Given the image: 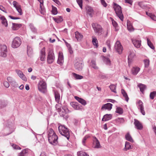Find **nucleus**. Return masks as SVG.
<instances>
[{
    "label": "nucleus",
    "instance_id": "obj_26",
    "mask_svg": "<svg viewBox=\"0 0 156 156\" xmlns=\"http://www.w3.org/2000/svg\"><path fill=\"white\" fill-rule=\"evenodd\" d=\"M140 69L138 67H133L131 70L132 73L134 75H136L139 71Z\"/></svg>",
    "mask_w": 156,
    "mask_h": 156
},
{
    "label": "nucleus",
    "instance_id": "obj_64",
    "mask_svg": "<svg viewBox=\"0 0 156 156\" xmlns=\"http://www.w3.org/2000/svg\"><path fill=\"white\" fill-rule=\"evenodd\" d=\"M4 85L5 87L8 88L9 86V83L7 81H5L4 83Z\"/></svg>",
    "mask_w": 156,
    "mask_h": 156
},
{
    "label": "nucleus",
    "instance_id": "obj_10",
    "mask_svg": "<svg viewBox=\"0 0 156 156\" xmlns=\"http://www.w3.org/2000/svg\"><path fill=\"white\" fill-rule=\"evenodd\" d=\"M70 104L75 110L82 111L83 109V107L77 102H71Z\"/></svg>",
    "mask_w": 156,
    "mask_h": 156
},
{
    "label": "nucleus",
    "instance_id": "obj_7",
    "mask_svg": "<svg viewBox=\"0 0 156 156\" xmlns=\"http://www.w3.org/2000/svg\"><path fill=\"white\" fill-rule=\"evenodd\" d=\"M92 26L96 33H98L99 35H101V34L102 29L100 25L96 23H93Z\"/></svg>",
    "mask_w": 156,
    "mask_h": 156
},
{
    "label": "nucleus",
    "instance_id": "obj_4",
    "mask_svg": "<svg viewBox=\"0 0 156 156\" xmlns=\"http://www.w3.org/2000/svg\"><path fill=\"white\" fill-rule=\"evenodd\" d=\"M74 67L76 70L79 71L82 70L83 65L80 60L78 58H76L74 63Z\"/></svg>",
    "mask_w": 156,
    "mask_h": 156
},
{
    "label": "nucleus",
    "instance_id": "obj_34",
    "mask_svg": "<svg viewBox=\"0 0 156 156\" xmlns=\"http://www.w3.org/2000/svg\"><path fill=\"white\" fill-rule=\"evenodd\" d=\"M1 51L7 52V47L5 45H0Z\"/></svg>",
    "mask_w": 156,
    "mask_h": 156
},
{
    "label": "nucleus",
    "instance_id": "obj_43",
    "mask_svg": "<svg viewBox=\"0 0 156 156\" xmlns=\"http://www.w3.org/2000/svg\"><path fill=\"white\" fill-rule=\"evenodd\" d=\"M147 43L148 46L152 49H154V47L153 46L152 43L151 42V41L148 38L147 39Z\"/></svg>",
    "mask_w": 156,
    "mask_h": 156
},
{
    "label": "nucleus",
    "instance_id": "obj_41",
    "mask_svg": "<svg viewBox=\"0 0 156 156\" xmlns=\"http://www.w3.org/2000/svg\"><path fill=\"white\" fill-rule=\"evenodd\" d=\"M109 87L112 92L115 93H116V86L115 85L113 84H111L109 86Z\"/></svg>",
    "mask_w": 156,
    "mask_h": 156
},
{
    "label": "nucleus",
    "instance_id": "obj_23",
    "mask_svg": "<svg viewBox=\"0 0 156 156\" xmlns=\"http://www.w3.org/2000/svg\"><path fill=\"white\" fill-rule=\"evenodd\" d=\"M0 19L2 20V23L4 25L5 27H7L8 26L7 21L6 19L4 16H1L0 17Z\"/></svg>",
    "mask_w": 156,
    "mask_h": 156
},
{
    "label": "nucleus",
    "instance_id": "obj_63",
    "mask_svg": "<svg viewBox=\"0 0 156 156\" xmlns=\"http://www.w3.org/2000/svg\"><path fill=\"white\" fill-rule=\"evenodd\" d=\"M110 40H108L106 41V44L107 45L108 47V48L110 50L111 49V45H110Z\"/></svg>",
    "mask_w": 156,
    "mask_h": 156
},
{
    "label": "nucleus",
    "instance_id": "obj_55",
    "mask_svg": "<svg viewBox=\"0 0 156 156\" xmlns=\"http://www.w3.org/2000/svg\"><path fill=\"white\" fill-rule=\"evenodd\" d=\"M16 9L20 15L22 14V12L20 5H19L18 7L16 8Z\"/></svg>",
    "mask_w": 156,
    "mask_h": 156
},
{
    "label": "nucleus",
    "instance_id": "obj_20",
    "mask_svg": "<svg viewBox=\"0 0 156 156\" xmlns=\"http://www.w3.org/2000/svg\"><path fill=\"white\" fill-rule=\"evenodd\" d=\"M45 56V50L44 48L41 49V51L40 60L41 61H44Z\"/></svg>",
    "mask_w": 156,
    "mask_h": 156
},
{
    "label": "nucleus",
    "instance_id": "obj_14",
    "mask_svg": "<svg viewBox=\"0 0 156 156\" xmlns=\"http://www.w3.org/2000/svg\"><path fill=\"white\" fill-rule=\"evenodd\" d=\"M93 144L94 145V148H98L100 147V143L96 137H93Z\"/></svg>",
    "mask_w": 156,
    "mask_h": 156
},
{
    "label": "nucleus",
    "instance_id": "obj_1",
    "mask_svg": "<svg viewBox=\"0 0 156 156\" xmlns=\"http://www.w3.org/2000/svg\"><path fill=\"white\" fill-rule=\"evenodd\" d=\"M58 129L59 133L65 136L68 140L70 137V132L69 129L64 126H59Z\"/></svg>",
    "mask_w": 156,
    "mask_h": 156
},
{
    "label": "nucleus",
    "instance_id": "obj_56",
    "mask_svg": "<svg viewBox=\"0 0 156 156\" xmlns=\"http://www.w3.org/2000/svg\"><path fill=\"white\" fill-rule=\"evenodd\" d=\"M7 52L1 51L0 52V56L3 57H5L7 56Z\"/></svg>",
    "mask_w": 156,
    "mask_h": 156
},
{
    "label": "nucleus",
    "instance_id": "obj_36",
    "mask_svg": "<svg viewBox=\"0 0 156 156\" xmlns=\"http://www.w3.org/2000/svg\"><path fill=\"white\" fill-rule=\"evenodd\" d=\"M43 3H41L40 2V9L39 10V11L41 12V13L42 14H44V12H45V9L43 7Z\"/></svg>",
    "mask_w": 156,
    "mask_h": 156
},
{
    "label": "nucleus",
    "instance_id": "obj_9",
    "mask_svg": "<svg viewBox=\"0 0 156 156\" xmlns=\"http://www.w3.org/2000/svg\"><path fill=\"white\" fill-rule=\"evenodd\" d=\"M114 48L119 54L122 53L123 48L119 41H116L115 45Z\"/></svg>",
    "mask_w": 156,
    "mask_h": 156
},
{
    "label": "nucleus",
    "instance_id": "obj_61",
    "mask_svg": "<svg viewBox=\"0 0 156 156\" xmlns=\"http://www.w3.org/2000/svg\"><path fill=\"white\" fill-rule=\"evenodd\" d=\"M7 80L8 81L11 83L12 82H13L14 80L11 77H8L7 78Z\"/></svg>",
    "mask_w": 156,
    "mask_h": 156
},
{
    "label": "nucleus",
    "instance_id": "obj_59",
    "mask_svg": "<svg viewBox=\"0 0 156 156\" xmlns=\"http://www.w3.org/2000/svg\"><path fill=\"white\" fill-rule=\"evenodd\" d=\"M101 4L105 7H106L107 4L106 3L104 0H100Z\"/></svg>",
    "mask_w": 156,
    "mask_h": 156
},
{
    "label": "nucleus",
    "instance_id": "obj_32",
    "mask_svg": "<svg viewBox=\"0 0 156 156\" xmlns=\"http://www.w3.org/2000/svg\"><path fill=\"white\" fill-rule=\"evenodd\" d=\"M75 37L78 41H80L83 37L82 35H81L78 32H76L75 33Z\"/></svg>",
    "mask_w": 156,
    "mask_h": 156
},
{
    "label": "nucleus",
    "instance_id": "obj_27",
    "mask_svg": "<svg viewBox=\"0 0 156 156\" xmlns=\"http://www.w3.org/2000/svg\"><path fill=\"white\" fill-rule=\"evenodd\" d=\"M138 86L139 87L140 91L143 93L144 90L146 89V87L145 85L140 83L138 85Z\"/></svg>",
    "mask_w": 156,
    "mask_h": 156
},
{
    "label": "nucleus",
    "instance_id": "obj_62",
    "mask_svg": "<svg viewBox=\"0 0 156 156\" xmlns=\"http://www.w3.org/2000/svg\"><path fill=\"white\" fill-rule=\"evenodd\" d=\"M99 77L102 79H104L106 78V75L101 73L99 74Z\"/></svg>",
    "mask_w": 156,
    "mask_h": 156
},
{
    "label": "nucleus",
    "instance_id": "obj_21",
    "mask_svg": "<svg viewBox=\"0 0 156 156\" xmlns=\"http://www.w3.org/2000/svg\"><path fill=\"white\" fill-rule=\"evenodd\" d=\"M29 149L26 148L23 150L19 154V156H27L28 154Z\"/></svg>",
    "mask_w": 156,
    "mask_h": 156
},
{
    "label": "nucleus",
    "instance_id": "obj_12",
    "mask_svg": "<svg viewBox=\"0 0 156 156\" xmlns=\"http://www.w3.org/2000/svg\"><path fill=\"white\" fill-rule=\"evenodd\" d=\"M134 124L135 125V127L137 129L141 130L143 128V126L141 123L137 120L135 119H134Z\"/></svg>",
    "mask_w": 156,
    "mask_h": 156
},
{
    "label": "nucleus",
    "instance_id": "obj_30",
    "mask_svg": "<svg viewBox=\"0 0 156 156\" xmlns=\"http://www.w3.org/2000/svg\"><path fill=\"white\" fill-rule=\"evenodd\" d=\"M12 28L14 30H17L22 26V24H21L12 23Z\"/></svg>",
    "mask_w": 156,
    "mask_h": 156
},
{
    "label": "nucleus",
    "instance_id": "obj_15",
    "mask_svg": "<svg viewBox=\"0 0 156 156\" xmlns=\"http://www.w3.org/2000/svg\"><path fill=\"white\" fill-rule=\"evenodd\" d=\"M64 62L63 56L62 53L60 52L59 53L57 63L61 65H62Z\"/></svg>",
    "mask_w": 156,
    "mask_h": 156
},
{
    "label": "nucleus",
    "instance_id": "obj_44",
    "mask_svg": "<svg viewBox=\"0 0 156 156\" xmlns=\"http://www.w3.org/2000/svg\"><path fill=\"white\" fill-rule=\"evenodd\" d=\"M138 5L143 9H145L147 7V5L144 2H140L138 3Z\"/></svg>",
    "mask_w": 156,
    "mask_h": 156
},
{
    "label": "nucleus",
    "instance_id": "obj_38",
    "mask_svg": "<svg viewBox=\"0 0 156 156\" xmlns=\"http://www.w3.org/2000/svg\"><path fill=\"white\" fill-rule=\"evenodd\" d=\"M73 75L74 77L76 79H81L83 78V76L76 74L75 73H73Z\"/></svg>",
    "mask_w": 156,
    "mask_h": 156
},
{
    "label": "nucleus",
    "instance_id": "obj_17",
    "mask_svg": "<svg viewBox=\"0 0 156 156\" xmlns=\"http://www.w3.org/2000/svg\"><path fill=\"white\" fill-rule=\"evenodd\" d=\"M132 41L134 45L137 48L140 47L141 46V41L136 39H132Z\"/></svg>",
    "mask_w": 156,
    "mask_h": 156
},
{
    "label": "nucleus",
    "instance_id": "obj_24",
    "mask_svg": "<svg viewBox=\"0 0 156 156\" xmlns=\"http://www.w3.org/2000/svg\"><path fill=\"white\" fill-rule=\"evenodd\" d=\"M54 95L56 101L58 103L60 102V94L58 91H55L54 92Z\"/></svg>",
    "mask_w": 156,
    "mask_h": 156
},
{
    "label": "nucleus",
    "instance_id": "obj_19",
    "mask_svg": "<svg viewBox=\"0 0 156 156\" xmlns=\"http://www.w3.org/2000/svg\"><path fill=\"white\" fill-rule=\"evenodd\" d=\"M75 98L81 104L85 106L87 104L86 101L83 99L80 98L77 96H75Z\"/></svg>",
    "mask_w": 156,
    "mask_h": 156
},
{
    "label": "nucleus",
    "instance_id": "obj_8",
    "mask_svg": "<svg viewBox=\"0 0 156 156\" xmlns=\"http://www.w3.org/2000/svg\"><path fill=\"white\" fill-rule=\"evenodd\" d=\"M55 59V56L53 51L50 50L48 53L47 58V62L49 64L52 63Z\"/></svg>",
    "mask_w": 156,
    "mask_h": 156
},
{
    "label": "nucleus",
    "instance_id": "obj_49",
    "mask_svg": "<svg viewBox=\"0 0 156 156\" xmlns=\"http://www.w3.org/2000/svg\"><path fill=\"white\" fill-rule=\"evenodd\" d=\"M91 66L94 69H98V67L96 66L95 62L94 60H92L91 62Z\"/></svg>",
    "mask_w": 156,
    "mask_h": 156
},
{
    "label": "nucleus",
    "instance_id": "obj_25",
    "mask_svg": "<svg viewBox=\"0 0 156 156\" xmlns=\"http://www.w3.org/2000/svg\"><path fill=\"white\" fill-rule=\"evenodd\" d=\"M132 146L131 145V144L128 142H126L125 144V147L124 148V151H126L128 150L132 149Z\"/></svg>",
    "mask_w": 156,
    "mask_h": 156
},
{
    "label": "nucleus",
    "instance_id": "obj_54",
    "mask_svg": "<svg viewBox=\"0 0 156 156\" xmlns=\"http://www.w3.org/2000/svg\"><path fill=\"white\" fill-rule=\"evenodd\" d=\"M68 45L67 47L68 48V50L70 54H72L73 53V51L71 48V46L70 44H68Z\"/></svg>",
    "mask_w": 156,
    "mask_h": 156
},
{
    "label": "nucleus",
    "instance_id": "obj_31",
    "mask_svg": "<svg viewBox=\"0 0 156 156\" xmlns=\"http://www.w3.org/2000/svg\"><path fill=\"white\" fill-rule=\"evenodd\" d=\"M29 26L31 30L34 33H37V29L34 26V24L33 23H30L29 24Z\"/></svg>",
    "mask_w": 156,
    "mask_h": 156
},
{
    "label": "nucleus",
    "instance_id": "obj_45",
    "mask_svg": "<svg viewBox=\"0 0 156 156\" xmlns=\"http://www.w3.org/2000/svg\"><path fill=\"white\" fill-rule=\"evenodd\" d=\"M33 53L32 49L30 47L27 46V53L28 55H31Z\"/></svg>",
    "mask_w": 156,
    "mask_h": 156
},
{
    "label": "nucleus",
    "instance_id": "obj_47",
    "mask_svg": "<svg viewBox=\"0 0 156 156\" xmlns=\"http://www.w3.org/2000/svg\"><path fill=\"white\" fill-rule=\"evenodd\" d=\"M90 137V136L89 135H86L84 137L82 141V143L83 145H85V142L86 140Z\"/></svg>",
    "mask_w": 156,
    "mask_h": 156
},
{
    "label": "nucleus",
    "instance_id": "obj_40",
    "mask_svg": "<svg viewBox=\"0 0 156 156\" xmlns=\"http://www.w3.org/2000/svg\"><path fill=\"white\" fill-rule=\"evenodd\" d=\"M53 19L57 23H59L61 22L63 20L62 17L61 16H59V17L57 18H53Z\"/></svg>",
    "mask_w": 156,
    "mask_h": 156
},
{
    "label": "nucleus",
    "instance_id": "obj_52",
    "mask_svg": "<svg viewBox=\"0 0 156 156\" xmlns=\"http://www.w3.org/2000/svg\"><path fill=\"white\" fill-rule=\"evenodd\" d=\"M56 134L54 133L53 130L52 129H50L49 130L48 136Z\"/></svg>",
    "mask_w": 156,
    "mask_h": 156
},
{
    "label": "nucleus",
    "instance_id": "obj_50",
    "mask_svg": "<svg viewBox=\"0 0 156 156\" xmlns=\"http://www.w3.org/2000/svg\"><path fill=\"white\" fill-rule=\"evenodd\" d=\"M52 14L55 15L57 13V10L56 8L53 5H52Z\"/></svg>",
    "mask_w": 156,
    "mask_h": 156
},
{
    "label": "nucleus",
    "instance_id": "obj_28",
    "mask_svg": "<svg viewBox=\"0 0 156 156\" xmlns=\"http://www.w3.org/2000/svg\"><path fill=\"white\" fill-rule=\"evenodd\" d=\"M92 42L93 45L95 46L96 48L98 47V42L97 39L95 37H92Z\"/></svg>",
    "mask_w": 156,
    "mask_h": 156
},
{
    "label": "nucleus",
    "instance_id": "obj_18",
    "mask_svg": "<svg viewBox=\"0 0 156 156\" xmlns=\"http://www.w3.org/2000/svg\"><path fill=\"white\" fill-rule=\"evenodd\" d=\"M87 13L90 17H92V15L94 13V10L93 8L90 6H88L87 7Z\"/></svg>",
    "mask_w": 156,
    "mask_h": 156
},
{
    "label": "nucleus",
    "instance_id": "obj_2",
    "mask_svg": "<svg viewBox=\"0 0 156 156\" xmlns=\"http://www.w3.org/2000/svg\"><path fill=\"white\" fill-rule=\"evenodd\" d=\"M113 8L117 16L122 21H123L124 17L122 12L121 7L116 3L114 4Z\"/></svg>",
    "mask_w": 156,
    "mask_h": 156
},
{
    "label": "nucleus",
    "instance_id": "obj_46",
    "mask_svg": "<svg viewBox=\"0 0 156 156\" xmlns=\"http://www.w3.org/2000/svg\"><path fill=\"white\" fill-rule=\"evenodd\" d=\"M135 55V53L133 51H130L128 57V60H129V59L131 60L134 57Z\"/></svg>",
    "mask_w": 156,
    "mask_h": 156
},
{
    "label": "nucleus",
    "instance_id": "obj_51",
    "mask_svg": "<svg viewBox=\"0 0 156 156\" xmlns=\"http://www.w3.org/2000/svg\"><path fill=\"white\" fill-rule=\"evenodd\" d=\"M145 67L147 68L149 66L150 64V61L149 59H146L144 60Z\"/></svg>",
    "mask_w": 156,
    "mask_h": 156
},
{
    "label": "nucleus",
    "instance_id": "obj_37",
    "mask_svg": "<svg viewBox=\"0 0 156 156\" xmlns=\"http://www.w3.org/2000/svg\"><path fill=\"white\" fill-rule=\"evenodd\" d=\"M128 20L127 21V28L129 31H132L133 30V28L132 25L129 22H128Z\"/></svg>",
    "mask_w": 156,
    "mask_h": 156
},
{
    "label": "nucleus",
    "instance_id": "obj_60",
    "mask_svg": "<svg viewBox=\"0 0 156 156\" xmlns=\"http://www.w3.org/2000/svg\"><path fill=\"white\" fill-rule=\"evenodd\" d=\"M12 147L13 148L15 149H21V148L20 147H19L17 145H16L15 144H13L12 145Z\"/></svg>",
    "mask_w": 156,
    "mask_h": 156
},
{
    "label": "nucleus",
    "instance_id": "obj_58",
    "mask_svg": "<svg viewBox=\"0 0 156 156\" xmlns=\"http://www.w3.org/2000/svg\"><path fill=\"white\" fill-rule=\"evenodd\" d=\"M56 108L58 110V111L60 112L61 111V105L60 104H56L55 105Z\"/></svg>",
    "mask_w": 156,
    "mask_h": 156
},
{
    "label": "nucleus",
    "instance_id": "obj_11",
    "mask_svg": "<svg viewBox=\"0 0 156 156\" xmlns=\"http://www.w3.org/2000/svg\"><path fill=\"white\" fill-rule=\"evenodd\" d=\"M138 104H139L138 106V109H140L141 113L143 115H145V112L144 110L143 103L141 100H139L138 102Z\"/></svg>",
    "mask_w": 156,
    "mask_h": 156
},
{
    "label": "nucleus",
    "instance_id": "obj_13",
    "mask_svg": "<svg viewBox=\"0 0 156 156\" xmlns=\"http://www.w3.org/2000/svg\"><path fill=\"white\" fill-rule=\"evenodd\" d=\"M112 105L110 103H107L102 105L101 109L102 110H107L108 111L111 110L112 108Z\"/></svg>",
    "mask_w": 156,
    "mask_h": 156
},
{
    "label": "nucleus",
    "instance_id": "obj_57",
    "mask_svg": "<svg viewBox=\"0 0 156 156\" xmlns=\"http://www.w3.org/2000/svg\"><path fill=\"white\" fill-rule=\"evenodd\" d=\"M11 85L13 87H18V85L17 83L16 82V81L14 80L13 82H12V83H10Z\"/></svg>",
    "mask_w": 156,
    "mask_h": 156
},
{
    "label": "nucleus",
    "instance_id": "obj_53",
    "mask_svg": "<svg viewBox=\"0 0 156 156\" xmlns=\"http://www.w3.org/2000/svg\"><path fill=\"white\" fill-rule=\"evenodd\" d=\"M76 2L77 4L79 5L80 7L82 9V0H76Z\"/></svg>",
    "mask_w": 156,
    "mask_h": 156
},
{
    "label": "nucleus",
    "instance_id": "obj_33",
    "mask_svg": "<svg viewBox=\"0 0 156 156\" xmlns=\"http://www.w3.org/2000/svg\"><path fill=\"white\" fill-rule=\"evenodd\" d=\"M115 112L121 115L123 113V110L122 108L120 107H117Z\"/></svg>",
    "mask_w": 156,
    "mask_h": 156
},
{
    "label": "nucleus",
    "instance_id": "obj_35",
    "mask_svg": "<svg viewBox=\"0 0 156 156\" xmlns=\"http://www.w3.org/2000/svg\"><path fill=\"white\" fill-rule=\"evenodd\" d=\"M125 137L127 140L131 142H133V140L129 133H128L126 134Z\"/></svg>",
    "mask_w": 156,
    "mask_h": 156
},
{
    "label": "nucleus",
    "instance_id": "obj_3",
    "mask_svg": "<svg viewBox=\"0 0 156 156\" xmlns=\"http://www.w3.org/2000/svg\"><path fill=\"white\" fill-rule=\"evenodd\" d=\"M38 90L43 93H45L47 91V84L43 80H41L38 83Z\"/></svg>",
    "mask_w": 156,
    "mask_h": 156
},
{
    "label": "nucleus",
    "instance_id": "obj_5",
    "mask_svg": "<svg viewBox=\"0 0 156 156\" xmlns=\"http://www.w3.org/2000/svg\"><path fill=\"white\" fill-rule=\"evenodd\" d=\"M21 43V41L20 37H16L13 40L12 47L13 48L19 47Z\"/></svg>",
    "mask_w": 156,
    "mask_h": 156
},
{
    "label": "nucleus",
    "instance_id": "obj_48",
    "mask_svg": "<svg viewBox=\"0 0 156 156\" xmlns=\"http://www.w3.org/2000/svg\"><path fill=\"white\" fill-rule=\"evenodd\" d=\"M155 97H156V91H154L150 93V97L151 99H153Z\"/></svg>",
    "mask_w": 156,
    "mask_h": 156
},
{
    "label": "nucleus",
    "instance_id": "obj_6",
    "mask_svg": "<svg viewBox=\"0 0 156 156\" xmlns=\"http://www.w3.org/2000/svg\"><path fill=\"white\" fill-rule=\"evenodd\" d=\"M48 137V141L51 144L55 145L57 144L58 137L56 134L52 135Z\"/></svg>",
    "mask_w": 156,
    "mask_h": 156
},
{
    "label": "nucleus",
    "instance_id": "obj_39",
    "mask_svg": "<svg viewBox=\"0 0 156 156\" xmlns=\"http://www.w3.org/2000/svg\"><path fill=\"white\" fill-rule=\"evenodd\" d=\"M77 155L78 156H89L86 152L82 151L77 152Z\"/></svg>",
    "mask_w": 156,
    "mask_h": 156
},
{
    "label": "nucleus",
    "instance_id": "obj_42",
    "mask_svg": "<svg viewBox=\"0 0 156 156\" xmlns=\"http://www.w3.org/2000/svg\"><path fill=\"white\" fill-rule=\"evenodd\" d=\"M104 61L105 63L108 65H110L111 62L110 59L107 57H104Z\"/></svg>",
    "mask_w": 156,
    "mask_h": 156
},
{
    "label": "nucleus",
    "instance_id": "obj_16",
    "mask_svg": "<svg viewBox=\"0 0 156 156\" xmlns=\"http://www.w3.org/2000/svg\"><path fill=\"white\" fill-rule=\"evenodd\" d=\"M16 71L19 76L23 80L25 81H27V79L25 76L23 74L22 71L19 70H16Z\"/></svg>",
    "mask_w": 156,
    "mask_h": 156
},
{
    "label": "nucleus",
    "instance_id": "obj_22",
    "mask_svg": "<svg viewBox=\"0 0 156 156\" xmlns=\"http://www.w3.org/2000/svg\"><path fill=\"white\" fill-rule=\"evenodd\" d=\"M112 115L110 114H106L103 117L102 119V121H106L111 119L112 118Z\"/></svg>",
    "mask_w": 156,
    "mask_h": 156
},
{
    "label": "nucleus",
    "instance_id": "obj_29",
    "mask_svg": "<svg viewBox=\"0 0 156 156\" xmlns=\"http://www.w3.org/2000/svg\"><path fill=\"white\" fill-rule=\"evenodd\" d=\"M121 91L122 94L123 95L124 98H125V100L126 101L128 102L129 100V98L127 94L126 93L125 91L123 89H122L121 90Z\"/></svg>",
    "mask_w": 156,
    "mask_h": 156
}]
</instances>
